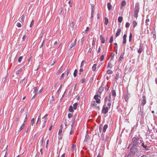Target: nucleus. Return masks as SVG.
<instances>
[{
	"mask_svg": "<svg viewBox=\"0 0 157 157\" xmlns=\"http://www.w3.org/2000/svg\"><path fill=\"white\" fill-rule=\"evenodd\" d=\"M26 117L25 118V120H24V122H26L27 120V113L28 114V113L27 112H26Z\"/></svg>",
	"mask_w": 157,
	"mask_h": 157,
	"instance_id": "61",
	"label": "nucleus"
},
{
	"mask_svg": "<svg viewBox=\"0 0 157 157\" xmlns=\"http://www.w3.org/2000/svg\"><path fill=\"white\" fill-rule=\"evenodd\" d=\"M138 139L136 137H134L132 139V142H135V141H138Z\"/></svg>",
	"mask_w": 157,
	"mask_h": 157,
	"instance_id": "36",
	"label": "nucleus"
},
{
	"mask_svg": "<svg viewBox=\"0 0 157 157\" xmlns=\"http://www.w3.org/2000/svg\"><path fill=\"white\" fill-rule=\"evenodd\" d=\"M89 136L88 134H86V136H85V140H87L89 138Z\"/></svg>",
	"mask_w": 157,
	"mask_h": 157,
	"instance_id": "53",
	"label": "nucleus"
},
{
	"mask_svg": "<svg viewBox=\"0 0 157 157\" xmlns=\"http://www.w3.org/2000/svg\"><path fill=\"white\" fill-rule=\"evenodd\" d=\"M115 55V54L113 52H112L110 53V56L111 57L110 60H109V61H111V60H113V59Z\"/></svg>",
	"mask_w": 157,
	"mask_h": 157,
	"instance_id": "15",
	"label": "nucleus"
},
{
	"mask_svg": "<svg viewBox=\"0 0 157 157\" xmlns=\"http://www.w3.org/2000/svg\"><path fill=\"white\" fill-rule=\"evenodd\" d=\"M23 58V57L22 56H21L19 57L18 59V61L19 63L21 62V61L22 60V59Z\"/></svg>",
	"mask_w": 157,
	"mask_h": 157,
	"instance_id": "37",
	"label": "nucleus"
},
{
	"mask_svg": "<svg viewBox=\"0 0 157 157\" xmlns=\"http://www.w3.org/2000/svg\"><path fill=\"white\" fill-rule=\"evenodd\" d=\"M126 37L127 35L125 34H124L123 36V42L124 44H125L126 42Z\"/></svg>",
	"mask_w": 157,
	"mask_h": 157,
	"instance_id": "13",
	"label": "nucleus"
},
{
	"mask_svg": "<svg viewBox=\"0 0 157 157\" xmlns=\"http://www.w3.org/2000/svg\"><path fill=\"white\" fill-rule=\"evenodd\" d=\"M108 109H102V113L105 114L108 112Z\"/></svg>",
	"mask_w": 157,
	"mask_h": 157,
	"instance_id": "18",
	"label": "nucleus"
},
{
	"mask_svg": "<svg viewBox=\"0 0 157 157\" xmlns=\"http://www.w3.org/2000/svg\"><path fill=\"white\" fill-rule=\"evenodd\" d=\"M107 73L108 74H112L113 71L109 69L107 71Z\"/></svg>",
	"mask_w": 157,
	"mask_h": 157,
	"instance_id": "41",
	"label": "nucleus"
},
{
	"mask_svg": "<svg viewBox=\"0 0 157 157\" xmlns=\"http://www.w3.org/2000/svg\"><path fill=\"white\" fill-rule=\"evenodd\" d=\"M76 45V43L75 42H74L72 43H71L70 46L69 47V49L70 50L73 47L75 46Z\"/></svg>",
	"mask_w": 157,
	"mask_h": 157,
	"instance_id": "16",
	"label": "nucleus"
},
{
	"mask_svg": "<svg viewBox=\"0 0 157 157\" xmlns=\"http://www.w3.org/2000/svg\"><path fill=\"white\" fill-rule=\"evenodd\" d=\"M112 95L115 97L116 96V93L115 90H113L112 92Z\"/></svg>",
	"mask_w": 157,
	"mask_h": 157,
	"instance_id": "32",
	"label": "nucleus"
},
{
	"mask_svg": "<svg viewBox=\"0 0 157 157\" xmlns=\"http://www.w3.org/2000/svg\"><path fill=\"white\" fill-rule=\"evenodd\" d=\"M24 126H25V124L23 123L21 126V127H20V128L18 130V132H21L22 130V129L24 128Z\"/></svg>",
	"mask_w": 157,
	"mask_h": 157,
	"instance_id": "26",
	"label": "nucleus"
},
{
	"mask_svg": "<svg viewBox=\"0 0 157 157\" xmlns=\"http://www.w3.org/2000/svg\"><path fill=\"white\" fill-rule=\"evenodd\" d=\"M108 127V126L107 124H105L103 128V132H105L106 131V129Z\"/></svg>",
	"mask_w": 157,
	"mask_h": 157,
	"instance_id": "21",
	"label": "nucleus"
},
{
	"mask_svg": "<svg viewBox=\"0 0 157 157\" xmlns=\"http://www.w3.org/2000/svg\"><path fill=\"white\" fill-rule=\"evenodd\" d=\"M63 128V125H61L60 128L59 129L58 134L59 135H60L62 132V128Z\"/></svg>",
	"mask_w": 157,
	"mask_h": 157,
	"instance_id": "24",
	"label": "nucleus"
},
{
	"mask_svg": "<svg viewBox=\"0 0 157 157\" xmlns=\"http://www.w3.org/2000/svg\"><path fill=\"white\" fill-rule=\"evenodd\" d=\"M104 55H101L100 58V60L101 61H103L104 59Z\"/></svg>",
	"mask_w": 157,
	"mask_h": 157,
	"instance_id": "34",
	"label": "nucleus"
},
{
	"mask_svg": "<svg viewBox=\"0 0 157 157\" xmlns=\"http://www.w3.org/2000/svg\"><path fill=\"white\" fill-rule=\"evenodd\" d=\"M106 86L107 87H105V89L106 91H107L109 90V87L108 86L107 84L106 85Z\"/></svg>",
	"mask_w": 157,
	"mask_h": 157,
	"instance_id": "47",
	"label": "nucleus"
},
{
	"mask_svg": "<svg viewBox=\"0 0 157 157\" xmlns=\"http://www.w3.org/2000/svg\"><path fill=\"white\" fill-rule=\"evenodd\" d=\"M124 157H132L131 156H130V154H128L127 155H125Z\"/></svg>",
	"mask_w": 157,
	"mask_h": 157,
	"instance_id": "64",
	"label": "nucleus"
},
{
	"mask_svg": "<svg viewBox=\"0 0 157 157\" xmlns=\"http://www.w3.org/2000/svg\"><path fill=\"white\" fill-rule=\"evenodd\" d=\"M109 101V99H108V97L106 96L105 98L104 104L102 108H108V107L107 106V103Z\"/></svg>",
	"mask_w": 157,
	"mask_h": 157,
	"instance_id": "3",
	"label": "nucleus"
},
{
	"mask_svg": "<svg viewBox=\"0 0 157 157\" xmlns=\"http://www.w3.org/2000/svg\"><path fill=\"white\" fill-rule=\"evenodd\" d=\"M141 146L144 148V150L147 151L150 149V147L147 146L146 144L143 142L141 144Z\"/></svg>",
	"mask_w": 157,
	"mask_h": 157,
	"instance_id": "4",
	"label": "nucleus"
},
{
	"mask_svg": "<svg viewBox=\"0 0 157 157\" xmlns=\"http://www.w3.org/2000/svg\"><path fill=\"white\" fill-rule=\"evenodd\" d=\"M107 7L109 10H110L111 9L112 6L109 2H108L107 4Z\"/></svg>",
	"mask_w": 157,
	"mask_h": 157,
	"instance_id": "19",
	"label": "nucleus"
},
{
	"mask_svg": "<svg viewBox=\"0 0 157 157\" xmlns=\"http://www.w3.org/2000/svg\"><path fill=\"white\" fill-rule=\"evenodd\" d=\"M35 119L34 118H32V119L31 120V125L33 126L34 124V122Z\"/></svg>",
	"mask_w": 157,
	"mask_h": 157,
	"instance_id": "44",
	"label": "nucleus"
},
{
	"mask_svg": "<svg viewBox=\"0 0 157 157\" xmlns=\"http://www.w3.org/2000/svg\"><path fill=\"white\" fill-rule=\"evenodd\" d=\"M100 96L96 94L94 97V99L96 100V102L98 103H100V100L98 98L99 97H100Z\"/></svg>",
	"mask_w": 157,
	"mask_h": 157,
	"instance_id": "6",
	"label": "nucleus"
},
{
	"mask_svg": "<svg viewBox=\"0 0 157 157\" xmlns=\"http://www.w3.org/2000/svg\"><path fill=\"white\" fill-rule=\"evenodd\" d=\"M143 44L142 43H140L139 45V48L138 50V52L139 54H140L143 51Z\"/></svg>",
	"mask_w": 157,
	"mask_h": 157,
	"instance_id": "7",
	"label": "nucleus"
},
{
	"mask_svg": "<svg viewBox=\"0 0 157 157\" xmlns=\"http://www.w3.org/2000/svg\"><path fill=\"white\" fill-rule=\"evenodd\" d=\"M94 14V11H91V16L90 17V18L92 19L93 17V15Z\"/></svg>",
	"mask_w": 157,
	"mask_h": 157,
	"instance_id": "46",
	"label": "nucleus"
},
{
	"mask_svg": "<svg viewBox=\"0 0 157 157\" xmlns=\"http://www.w3.org/2000/svg\"><path fill=\"white\" fill-rule=\"evenodd\" d=\"M119 77V74L117 73L116 75V76H115V82H117V79H118V78Z\"/></svg>",
	"mask_w": 157,
	"mask_h": 157,
	"instance_id": "33",
	"label": "nucleus"
},
{
	"mask_svg": "<svg viewBox=\"0 0 157 157\" xmlns=\"http://www.w3.org/2000/svg\"><path fill=\"white\" fill-rule=\"evenodd\" d=\"M104 19H105V25H107L108 23L109 20L108 19V18L106 17H105Z\"/></svg>",
	"mask_w": 157,
	"mask_h": 157,
	"instance_id": "25",
	"label": "nucleus"
},
{
	"mask_svg": "<svg viewBox=\"0 0 157 157\" xmlns=\"http://www.w3.org/2000/svg\"><path fill=\"white\" fill-rule=\"evenodd\" d=\"M124 54V52H123L121 53L120 56L118 59L119 62H121V61L123 59Z\"/></svg>",
	"mask_w": 157,
	"mask_h": 157,
	"instance_id": "9",
	"label": "nucleus"
},
{
	"mask_svg": "<svg viewBox=\"0 0 157 157\" xmlns=\"http://www.w3.org/2000/svg\"><path fill=\"white\" fill-rule=\"evenodd\" d=\"M24 15H23L21 17V20L22 22H24Z\"/></svg>",
	"mask_w": 157,
	"mask_h": 157,
	"instance_id": "57",
	"label": "nucleus"
},
{
	"mask_svg": "<svg viewBox=\"0 0 157 157\" xmlns=\"http://www.w3.org/2000/svg\"><path fill=\"white\" fill-rule=\"evenodd\" d=\"M97 66V64H94L93 65V67H92V70L93 71H94L96 70Z\"/></svg>",
	"mask_w": 157,
	"mask_h": 157,
	"instance_id": "20",
	"label": "nucleus"
},
{
	"mask_svg": "<svg viewBox=\"0 0 157 157\" xmlns=\"http://www.w3.org/2000/svg\"><path fill=\"white\" fill-rule=\"evenodd\" d=\"M34 21L33 20L31 22V23H30V28H31L33 27L34 24Z\"/></svg>",
	"mask_w": 157,
	"mask_h": 157,
	"instance_id": "38",
	"label": "nucleus"
},
{
	"mask_svg": "<svg viewBox=\"0 0 157 157\" xmlns=\"http://www.w3.org/2000/svg\"><path fill=\"white\" fill-rule=\"evenodd\" d=\"M77 70L76 69H75L73 74L74 76L75 77H76L77 76Z\"/></svg>",
	"mask_w": 157,
	"mask_h": 157,
	"instance_id": "29",
	"label": "nucleus"
},
{
	"mask_svg": "<svg viewBox=\"0 0 157 157\" xmlns=\"http://www.w3.org/2000/svg\"><path fill=\"white\" fill-rule=\"evenodd\" d=\"M44 43V39L43 40V41H42V42L41 44V45L40 46V48H41L42 47H43Z\"/></svg>",
	"mask_w": 157,
	"mask_h": 157,
	"instance_id": "51",
	"label": "nucleus"
},
{
	"mask_svg": "<svg viewBox=\"0 0 157 157\" xmlns=\"http://www.w3.org/2000/svg\"><path fill=\"white\" fill-rule=\"evenodd\" d=\"M64 73H63L61 76V77H60V80H62L63 79V76H64Z\"/></svg>",
	"mask_w": 157,
	"mask_h": 157,
	"instance_id": "54",
	"label": "nucleus"
},
{
	"mask_svg": "<svg viewBox=\"0 0 157 157\" xmlns=\"http://www.w3.org/2000/svg\"><path fill=\"white\" fill-rule=\"evenodd\" d=\"M110 100H109V101L107 103V106H108V108L109 107V108H110L111 106V103L110 102Z\"/></svg>",
	"mask_w": 157,
	"mask_h": 157,
	"instance_id": "39",
	"label": "nucleus"
},
{
	"mask_svg": "<svg viewBox=\"0 0 157 157\" xmlns=\"http://www.w3.org/2000/svg\"><path fill=\"white\" fill-rule=\"evenodd\" d=\"M140 147H131L130 149V152L128 154H130V156H138L140 155V153L138 150L140 149Z\"/></svg>",
	"mask_w": 157,
	"mask_h": 157,
	"instance_id": "1",
	"label": "nucleus"
},
{
	"mask_svg": "<svg viewBox=\"0 0 157 157\" xmlns=\"http://www.w3.org/2000/svg\"><path fill=\"white\" fill-rule=\"evenodd\" d=\"M108 68H111L112 67L113 65L111 63L110 61H109V62L108 63Z\"/></svg>",
	"mask_w": 157,
	"mask_h": 157,
	"instance_id": "28",
	"label": "nucleus"
},
{
	"mask_svg": "<svg viewBox=\"0 0 157 157\" xmlns=\"http://www.w3.org/2000/svg\"><path fill=\"white\" fill-rule=\"evenodd\" d=\"M63 8L61 7L60 9V10L59 13V14L60 15L62 14L63 11Z\"/></svg>",
	"mask_w": 157,
	"mask_h": 157,
	"instance_id": "48",
	"label": "nucleus"
},
{
	"mask_svg": "<svg viewBox=\"0 0 157 157\" xmlns=\"http://www.w3.org/2000/svg\"><path fill=\"white\" fill-rule=\"evenodd\" d=\"M69 111L71 113H73L74 112L73 109H69Z\"/></svg>",
	"mask_w": 157,
	"mask_h": 157,
	"instance_id": "56",
	"label": "nucleus"
},
{
	"mask_svg": "<svg viewBox=\"0 0 157 157\" xmlns=\"http://www.w3.org/2000/svg\"><path fill=\"white\" fill-rule=\"evenodd\" d=\"M78 105V104L77 103H75L73 105V108H76Z\"/></svg>",
	"mask_w": 157,
	"mask_h": 157,
	"instance_id": "50",
	"label": "nucleus"
},
{
	"mask_svg": "<svg viewBox=\"0 0 157 157\" xmlns=\"http://www.w3.org/2000/svg\"><path fill=\"white\" fill-rule=\"evenodd\" d=\"M91 105H92V107H97V108H99V106H97V105L95 103V101H93L91 103Z\"/></svg>",
	"mask_w": 157,
	"mask_h": 157,
	"instance_id": "11",
	"label": "nucleus"
},
{
	"mask_svg": "<svg viewBox=\"0 0 157 157\" xmlns=\"http://www.w3.org/2000/svg\"><path fill=\"white\" fill-rule=\"evenodd\" d=\"M84 60H83L81 63V66H80L81 68H82V67L83 66V65L84 64Z\"/></svg>",
	"mask_w": 157,
	"mask_h": 157,
	"instance_id": "55",
	"label": "nucleus"
},
{
	"mask_svg": "<svg viewBox=\"0 0 157 157\" xmlns=\"http://www.w3.org/2000/svg\"><path fill=\"white\" fill-rule=\"evenodd\" d=\"M139 6L138 3H136L135 5V11L134 12V16L136 20L138 17V13L139 12Z\"/></svg>",
	"mask_w": 157,
	"mask_h": 157,
	"instance_id": "2",
	"label": "nucleus"
},
{
	"mask_svg": "<svg viewBox=\"0 0 157 157\" xmlns=\"http://www.w3.org/2000/svg\"><path fill=\"white\" fill-rule=\"evenodd\" d=\"M26 35H24L22 38V40L23 41H24L25 39Z\"/></svg>",
	"mask_w": 157,
	"mask_h": 157,
	"instance_id": "62",
	"label": "nucleus"
},
{
	"mask_svg": "<svg viewBox=\"0 0 157 157\" xmlns=\"http://www.w3.org/2000/svg\"><path fill=\"white\" fill-rule=\"evenodd\" d=\"M73 116V114L71 113H69L68 115V117L69 118H71Z\"/></svg>",
	"mask_w": 157,
	"mask_h": 157,
	"instance_id": "43",
	"label": "nucleus"
},
{
	"mask_svg": "<svg viewBox=\"0 0 157 157\" xmlns=\"http://www.w3.org/2000/svg\"><path fill=\"white\" fill-rule=\"evenodd\" d=\"M36 94L35 93L34 95L32 97V99H34L35 98L36 96Z\"/></svg>",
	"mask_w": 157,
	"mask_h": 157,
	"instance_id": "63",
	"label": "nucleus"
},
{
	"mask_svg": "<svg viewBox=\"0 0 157 157\" xmlns=\"http://www.w3.org/2000/svg\"><path fill=\"white\" fill-rule=\"evenodd\" d=\"M141 105L143 107L146 102V98L145 96L143 95L141 99Z\"/></svg>",
	"mask_w": 157,
	"mask_h": 157,
	"instance_id": "5",
	"label": "nucleus"
},
{
	"mask_svg": "<svg viewBox=\"0 0 157 157\" xmlns=\"http://www.w3.org/2000/svg\"><path fill=\"white\" fill-rule=\"evenodd\" d=\"M132 39V35L131 33H130V35L129 36V42H131Z\"/></svg>",
	"mask_w": 157,
	"mask_h": 157,
	"instance_id": "35",
	"label": "nucleus"
},
{
	"mask_svg": "<svg viewBox=\"0 0 157 157\" xmlns=\"http://www.w3.org/2000/svg\"><path fill=\"white\" fill-rule=\"evenodd\" d=\"M69 70H67V73L66 74V76L67 77L68 75L69 74Z\"/></svg>",
	"mask_w": 157,
	"mask_h": 157,
	"instance_id": "58",
	"label": "nucleus"
},
{
	"mask_svg": "<svg viewBox=\"0 0 157 157\" xmlns=\"http://www.w3.org/2000/svg\"><path fill=\"white\" fill-rule=\"evenodd\" d=\"M129 25H130V24L128 22H127L126 23L125 27L126 28L128 27L129 26Z\"/></svg>",
	"mask_w": 157,
	"mask_h": 157,
	"instance_id": "49",
	"label": "nucleus"
},
{
	"mask_svg": "<svg viewBox=\"0 0 157 157\" xmlns=\"http://www.w3.org/2000/svg\"><path fill=\"white\" fill-rule=\"evenodd\" d=\"M68 3L69 4V6L70 7L72 6V2H71L70 1H69Z\"/></svg>",
	"mask_w": 157,
	"mask_h": 157,
	"instance_id": "60",
	"label": "nucleus"
},
{
	"mask_svg": "<svg viewBox=\"0 0 157 157\" xmlns=\"http://www.w3.org/2000/svg\"><path fill=\"white\" fill-rule=\"evenodd\" d=\"M132 24L133 25V27L134 28L137 26V23L135 21H133L132 22Z\"/></svg>",
	"mask_w": 157,
	"mask_h": 157,
	"instance_id": "31",
	"label": "nucleus"
},
{
	"mask_svg": "<svg viewBox=\"0 0 157 157\" xmlns=\"http://www.w3.org/2000/svg\"><path fill=\"white\" fill-rule=\"evenodd\" d=\"M101 40V43L102 44H104L105 42V40L104 39V38Z\"/></svg>",
	"mask_w": 157,
	"mask_h": 157,
	"instance_id": "59",
	"label": "nucleus"
},
{
	"mask_svg": "<svg viewBox=\"0 0 157 157\" xmlns=\"http://www.w3.org/2000/svg\"><path fill=\"white\" fill-rule=\"evenodd\" d=\"M126 3L125 1H123L121 4V8L122 9L123 6H124L126 5Z\"/></svg>",
	"mask_w": 157,
	"mask_h": 157,
	"instance_id": "17",
	"label": "nucleus"
},
{
	"mask_svg": "<svg viewBox=\"0 0 157 157\" xmlns=\"http://www.w3.org/2000/svg\"><path fill=\"white\" fill-rule=\"evenodd\" d=\"M150 20L149 19H147L146 20L145 24L147 25H148L150 24Z\"/></svg>",
	"mask_w": 157,
	"mask_h": 157,
	"instance_id": "27",
	"label": "nucleus"
},
{
	"mask_svg": "<svg viewBox=\"0 0 157 157\" xmlns=\"http://www.w3.org/2000/svg\"><path fill=\"white\" fill-rule=\"evenodd\" d=\"M121 29H118V30H117V32L115 34V36L116 37H117L119 35L121 32Z\"/></svg>",
	"mask_w": 157,
	"mask_h": 157,
	"instance_id": "14",
	"label": "nucleus"
},
{
	"mask_svg": "<svg viewBox=\"0 0 157 157\" xmlns=\"http://www.w3.org/2000/svg\"><path fill=\"white\" fill-rule=\"evenodd\" d=\"M140 144L138 141L132 142V147H140L138 146V144Z\"/></svg>",
	"mask_w": 157,
	"mask_h": 157,
	"instance_id": "10",
	"label": "nucleus"
},
{
	"mask_svg": "<svg viewBox=\"0 0 157 157\" xmlns=\"http://www.w3.org/2000/svg\"><path fill=\"white\" fill-rule=\"evenodd\" d=\"M113 36H111L110 39V40L109 41V43H112L113 41Z\"/></svg>",
	"mask_w": 157,
	"mask_h": 157,
	"instance_id": "45",
	"label": "nucleus"
},
{
	"mask_svg": "<svg viewBox=\"0 0 157 157\" xmlns=\"http://www.w3.org/2000/svg\"><path fill=\"white\" fill-rule=\"evenodd\" d=\"M123 18L122 17H119L118 19V21L119 23H121L122 21Z\"/></svg>",
	"mask_w": 157,
	"mask_h": 157,
	"instance_id": "30",
	"label": "nucleus"
},
{
	"mask_svg": "<svg viewBox=\"0 0 157 157\" xmlns=\"http://www.w3.org/2000/svg\"><path fill=\"white\" fill-rule=\"evenodd\" d=\"M22 68H20L19 70H17L16 72V74L17 75L19 74L22 71Z\"/></svg>",
	"mask_w": 157,
	"mask_h": 157,
	"instance_id": "23",
	"label": "nucleus"
},
{
	"mask_svg": "<svg viewBox=\"0 0 157 157\" xmlns=\"http://www.w3.org/2000/svg\"><path fill=\"white\" fill-rule=\"evenodd\" d=\"M103 87H102V86H101L98 89V91L96 94H98L99 95V96H101V94L102 93V92L103 91Z\"/></svg>",
	"mask_w": 157,
	"mask_h": 157,
	"instance_id": "8",
	"label": "nucleus"
},
{
	"mask_svg": "<svg viewBox=\"0 0 157 157\" xmlns=\"http://www.w3.org/2000/svg\"><path fill=\"white\" fill-rule=\"evenodd\" d=\"M129 96L130 94L128 93V92H127V93L125 95L124 97L125 100L126 101H127L128 100L129 98Z\"/></svg>",
	"mask_w": 157,
	"mask_h": 157,
	"instance_id": "12",
	"label": "nucleus"
},
{
	"mask_svg": "<svg viewBox=\"0 0 157 157\" xmlns=\"http://www.w3.org/2000/svg\"><path fill=\"white\" fill-rule=\"evenodd\" d=\"M76 147V145L75 144H73L72 145V146H71V151H74V150H75V147Z\"/></svg>",
	"mask_w": 157,
	"mask_h": 157,
	"instance_id": "40",
	"label": "nucleus"
},
{
	"mask_svg": "<svg viewBox=\"0 0 157 157\" xmlns=\"http://www.w3.org/2000/svg\"><path fill=\"white\" fill-rule=\"evenodd\" d=\"M17 26L18 27H20L21 26V24L19 22L17 23Z\"/></svg>",
	"mask_w": 157,
	"mask_h": 157,
	"instance_id": "52",
	"label": "nucleus"
},
{
	"mask_svg": "<svg viewBox=\"0 0 157 157\" xmlns=\"http://www.w3.org/2000/svg\"><path fill=\"white\" fill-rule=\"evenodd\" d=\"M38 90L37 88V87H35L33 90V93H35Z\"/></svg>",
	"mask_w": 157,
	"mask_h": 157,
	"instance_id": "42",
	"label": "nucleus"
},
{
	"mask_svg": "<svg viewBox=\"0 0 157 157\" xmlns=\"http://www.w3.org/2000/svg\"><path fill=\"white\" fill-rule=\"evenodd\" d=\"M139 113L141 116H143L144 114V109H140Z\"/></svg>",
	"mask_w": 157,
	"mask_h": 157,
	"instance_id": "22",
	"label": "nucleus"
}]
</instances>
